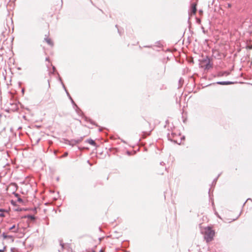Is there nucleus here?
I'll return each instance as SVG.
<instances>
[{"mask_svg": "<svg viewBox=\"0 0 252 252\" xmlns=\"http://www.w3.org/2000/svg\"><path fill=\"white\" fill-rule=\"evenodd\" d=\"M201 232L204 235V238L206 242H210L213 240L215 231L210 227H205L201 230Z\"/></svg>", "mask_w": 252, "mask_h": 252, "instance_id": "1", "label": "nucleus"}, {"mask_svg": "<svg viewBox=\"0 0 252 252\" xmlns=\"http://www.w3.org/2000/svg\"><path fill=\"white\" fill-rule=\"evenodd\" d=\"M234 83L231 81H219L217 82V84L221 85H231L233 84Z\"/></svg>", "mask_w": 252, "mask_h": 252, "instance_id": "2", "label": "nucleus"}, {"mask_svg": "<svg viewBox=\"0 0 252 252\" xmlns=\"http://www.w3.org/2000/svg\"><path fill=\"white\" fill-rule=\"evenodd\" d=\"M2 236L4 239L8 238L12 239V240L13 241V236L11 235H7L5 232L2 233Z\"/></svg>", "mask_w": 252, "mask_h": 252, "instance_id": "3", "label": "nucleus"}, {"mask_svg": "<svg viewBox=\"0 0 252 252\" xmlns=\"http://www.w3.org/2000/svg\"><path fill=\"white\" fill-rule=\"evenodd\" d=\"M44 40L48 44L51 46H53V42L51 40L50 38H49L48 37H45L44 38Z\"/></svg>", "mask_w": 252, "mask_h": 252, "instance_id": "4", "label": "nucleus"}, {"mask_svg": "<svg viewBox=\"0 0 252 252\" xmlns=\"http://www.w3.org/2000/svg\"><path fill=\"white\" fill-rule=\"evenodd\" d=\"M86 141L87 142H88V143L93 146H95L96 144L95 141L92 139H88Z\"/></svg>", "mask_w": 252, "mask_h": 252, "instance_id": "5", "label": "nucleus"}, {"mask_svg": "<svg viewBox=\"0 0 252 252\" xmlns=\"http://www.w3.org/2000/svg\"><path fill=\"white\" fill-rule=\"evenodd\" d=\"M16 228L15 225H13L9 228V230H13V232H17L18 230V227L17 228Z\"/></svg>", "mask_w": 252, "mask_h": 252, "instance_id": "6", "label": "nucleus"}, {"mask_svg": "<svg viewBox=\"0 0 252 252\" xmlns=\"http://www.w3.org/2000/svg\"><path fill=\"white\" fill-rule=\"evenodd\" d=\"M191 11L193 14H195L196 12V5L193 4L191 6Z\"/></svg>", "mask_w": 252, "mask_h": 252, "instance_id": "7", "label": "nucleus"}, {"mask_svg": "<svg viewBox=\"0 0 252 252\" xmlns=\"http://www.w3.org/2000/svg\"><path fill=\"white\" fill-rule=\"evenodd\" d=\"M228 74H229V73L226 72H219L218 74V76H222L223 75H228Z\"/></svg>", "mask_w": 252, "mask_h": 252, "instance_id": "8", "label": "nucleus"}, {"mask_svg": "<svg viewBox=\"0 0 252 252\" xmlns=\"http://www.w3.org/2000/svg\"><path fill=\"white\" fill-rule=\"evenodd\" d=\"M65 91H66V90H65ZM67 93V95L69 96V98L70 99V100H71V102H72V103L75 106V107L77 108H78L77 106L76 105V104L75 103V102H74V101L73 100L72 98L71 97V96H70L69 94H68V93L66 92Z\"/></svg>", "mask_w": 252, "mask_h": 252, "instance_id": "9", "label": "nucleus"}, {"mask_svg": "<svg viewBox=\"0 0 252 252\" xmlns=\"http://www.w3.org/2000/svg\"><path fill=\"white\" fill-rule=\"evenodd\" d=\"M212 67V65L210 63V61L206 64L205 68L209 69Z\"/></svg>", "mask_w": 252, "mask_h": 252, "instance_id": "10", "label": "nucleus"}, {"mask_svg": "<svg viewBox=\"0 0 252 252\" xmlns=\"http://www.w3.org/2000/svg\"><path fill=\"white\" fill-rule=\"evenodd\" d=\"M74 141L73 140H71V141H69L68 142V144L72 146H73L74 145H76V144L74 143Z\"/></svg>", "mask_w": 252, "mask_h": 252, "instance_id": "11", "label": "nucleus"}, {"mask_svg": "<svg viewBox=\"0 0 252 252\" xmlns=\"http://www.w3.org/2000/svg\"><path fill=\"white\" fill-rule=\"evenodd\" d=\"M60 245L61 246V250H59V252H61L63 250V248H64V246H63V244L62 243V241H60Z\"/></svg>", "mask_w": 252, "mask_h": 252, "instance_id": "12", "label": "nucleus"}, {"mask_svg": "<svg viewBox=\"0 0 252 252\" xmlns=\"http://www.w3.org/2000/svg\"><path fill=\"white\" fill-rule=\"evenodd\" d=\"M27 218L30 219L32 220H34L35 219L34 216L32 215H28Z\"/></svg>", "mask_w": 252, "mask_h": 252, "instance_id": "13", "label": "nucleus"}, {"mask_svg": "<svg viewBox=\"0 0 252 252\" xmlns=\"http://www.w3.org/2000/svg\"><path fill=\"white\" fill-rule=\"evenodd\" d=\"M82 138H81L80 139H78V140H73L74 141V143H76V144L80 143L81 140H82Z\"/></svg>", "mask_w": 252, "mask_h": 252, "instance_id": "14", "label": "nucleus"}, {"mask_svg": "<svg viewBox=\"0 0 252 252\" xmlns=\"http://www.w3.org/2000/svg\"><path fill=\"white\" fill-rule=\"evenodd\" d=\"M2 210L0 209V212H1V213H0V217H3L4 216V215L3 214V213H2Z\"/></svg>", "mask_w": 252, "mask_h": 252, "instance_id": "15", "label": "nucleus"}, {"mask_svg": "<svg viewBox=\"0 0 252 252\" xmlns=\"http://www.w3.org/2000/svg\"><path fill=\"white\" fill-rule=\"evenodd\" d=\"M247 49H252V45H248L246 47Z\"/></svg>", "mask_w": 252, "mask_h": 252, "instance_id": "16", "label": "nucleus"}, {"mask_svg": "<svg viewBox=\"0 0 252 252\" xmlns=\"http://www.w3.org/2000/svg\"><path fill=\"white\" fill-rule=\"evenodd\" d=\"M67 155H68V153H67V152H65V153L63 154V157H65L67 156Z\"/></svg>", "mask_w": 252, "mask_h": 252, "instance_id": "17", "label": "nucleus"}, {"mask_svg": "<svg viewBox=\"0 0 252 252\" xmlns=\"http://www.w3.org/2000/svg\"><path fill=\"white\" fill-rule=\"evenodd\" d=\"M18 201L20 202H22V199H21V198H19L18 199Z\"/></svg>", "mask_w": 252, "mask_h": 252, "instance_id": "18", "label": "nucleus"}, {"mask_svg": "<svg viewBox=\"0 0 252 252\" xmlns=\"http://www.w3.org/2000/svg\"><path fill=\"white\" fill-rule=\"evenodd\" d=\"M202 29H203V32L204 33H205V31H204V28H203V27H202Z\"/></svg>", "mask_w": 252, "mask_h": 252, "instance_id": "19", "label": "nucleus"}, {"mask_svg": "<svg viewBox=\"0 0 252 252\" xmlns=\"http://www.w3.org/2000/svg\"><path fill=\"white\" fill-rule=\"evenodd\" d=\"M3 251V250H0V252H2Z\"/></svg>", "mask_w": 252, "mask_h": 252, "instance_id": "20", "label": "nucleus"}, {"mask_svg": "<svg viewBox=\"0 0 252 252\" xmlns=\"http://www.w3.org/2000/svg\"><path fill=\"white\" fill-rule=\"evenodd\" d=\"M217 180V178L215 179V180H214V182H216Z\"/></svg>", "mask_w": 252, "mask_h": 252, "instance_id": "21", "label": "nucleus"}]
</instances>
